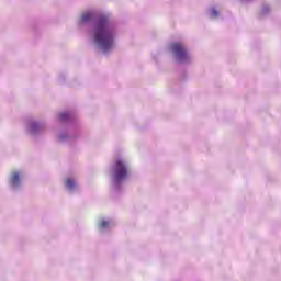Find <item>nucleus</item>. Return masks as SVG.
Here are the masks:
<instances>
[{
	"mask_svg": "<svg viewBox=\"0 0 281 281\" xmlns=\"http://www.w3.org/2000/svg\"><path fill=\"white\" fill-rule=\"evenodd\" d=\"M115 33L113 29L109 25V16L101 15L97 20L94 41L103 49V52H109L113 47V38Z\"/></svg>",
	"mask_w": 281,
	"mask_h": 281,
	"instance_id": "nucleus-1",
	"label": "nucleus"
},
{
	"mask_svg": "<svg viewBox=\"0 0 281 281\" xmlns=\"http://www.w3.org/2000/svg\"><path fill=\"white\" fill-rule=\"evenodd\" d=\"M170 47L178 63H188V60H190V55H188V50L186 49V46H183V44L176 42L171 44Z\"/></svg>",
	"mask_w": 281,
	"mask_h": 281,
	"instance_id": "nucleus-2",
	"label": "nucleus"
},
{
	"mask_svg": "<svg viewBox=\"0 0 281 281\" xmlns=\"http://www.w3.org/2000/svg\"><path fill=\"white\" fill-rule=\"evenodd\" d=\"M128 177V167H126V164L124 160L119 159L115 162L114 167V179L115 181H124Z\"/></svg>",
	"mask_w": 281,
	"mask_h": 281,
	"instance_id": "nucleus-3",
	"label": "nucleus"
},
{
	"mask_svg": "<svg viewBox=\"0 0 281 281\" xmlns=\"http://www.w3.org/2000/svg\"><path fill=\"white\" fill-rule=\"evenodd\" d=\"M21 183V175L19 172H13L11 176V184L16 187Z\"/></svg>",
	"mask_w": 281,
	"mask_h": 281,
	"instance_id": "nucleus-4",
	"label": "nucleus"
},
{
	"mask_svg": "<svg viewBox=\"0 0 281 281\" xmlns=\"http://www.w3.org/2000/svg\"><path fill=\"white\" fill-rule=\"evenodd\" d=\"M93 19V13L86 12L81 16V23H87L88 21H91Z\"/></svg>",
	"mask_w": 281,
	"mask_h": 281,
	"instance_id": "nucleus-5",
	"label": "nucleus"
},
{
	"mask_svg": "<svg viewBox=\"0 0 281 281\" xmlns=\"http://www.w3.org/2000/svg\"><path fill=\"white\" fill-rule=\"evenodd\" d=\"M66 188L68 190H74V188H76V182L74 180H71V178H67L66 179Z\"/></svg>",
	"mask_w": 281,
	"mask_h": 281,
	"instance_id": "nucleus-6",
	"label": "nucleus"
},
{
	"mask_svg": "<svg viewBox=\"0 0 281 281\" xmlns=\"http://www.w3.org/2000/svg\"><path fill=\"white\" fill-rule=\"evenodd\" d=\"M99 227H100L101 229H104V228L109 227V222H106V221H101V222L99 223Z\"/></svg>",
	"mask_w": 281,
	"mask_h": 281,
	"instance_id": "nucleus-7",
	"label": "nucleus"
},
{
	"mask_svg": "<svg viewBox=\"0 0 281 281\" xmlns=\"http://www.w3.org/2000/svg\"><path fill=\"white\" fill-rule=\"evenodd\" d=\"M67 117H69V114H68V113H61V114H59V120H61V121L67 120Z\"/></svg>",
	"mask_w": 281,
	"mask_h": 281,
	"instance_id": "nucleus-8",
	"label": "nucleus"
},
{
	"mask_svg": "<svg viewBox=\"0 0 281 281\" xmlns=\"http://www.w3.org/2000/svg\"><path fill=\"white\" fill-rule=\"evenodd\" d=\"M212 13H213V16H218V11L213 10Z\"/></svg>",
	"mask_w": 281,
	"mask_h": 281,
	"instance_id": "nucleus-9",
	"label": "nucleus"
},
{
	"mask_svg": "<svg viewBox=\"0 0 281 281\" xmlns=\"http://www.w3.org/2000/svg\"><path fill=\"white\" fill-rule=\"evenodd\" d=\"M36 126H37L36 123L32 124V125H31V130H32V131H35Z\"/></svg>",
	"mask_w": 281,
	"mask_h": 281,
	"instance_id": "nucleus-10",
	"label": "nucleus"
}]
</instances>
